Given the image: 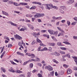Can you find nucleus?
I'll return each instance as SVG.
<instances>
[{
	"label": "nucleus",
	"instance_id": "7c9ffc66",
	"mask_svg": "<svg viewBox=\"0 0 77 77\" xmlns=\"http://www.w3.org/2000/svg\"><path fill=\"white\" fill-rule=\"evenodd\" d=\"M10 62H11V63L13 65H17V64L16 63H15L13 61L10 60Z\"/></svg>",
	"mask_w": 77,
	"mask_h": 77
},
{
	"label": "nucleus",
	"instance_id": "bf43d9fd",
	"mask_svg": "<svg viewBox=\"0 0 77 77\" xmlns=\"http://www.w3.org/2000/svg\"><path fill=\"white\" fill-rule=\"evenodd\" d=\"M38 71L37 70L34 69L32 71L33 73H34V72H37Z\"/></svg>",
	"mask_w": 77,
	"mask_h": 77
},
{
	"label": "nucleus",
	"instance_id": "20e7f679",
	"mask_svg": "<svg viewBox=\"0 0 77 77\" xmlns=\"http://www.w3.org/2000/svg\"><path fill=\"white\" fill-rule=\"evenodd\" d=\"M8 24H9V23L11 24V26H15L16 27H18V25H17L14 23H13V22H12L11 21H8Z\"/></svg>",
	"mask_w": 77,
	"mask_h": 77
},
{
	"label": "nucleus",
	"instance_id": "603ef678",
	"mask_svg": "<svg viewBox=\"0 0 77 77\" xmlns=\"http://www.w3.org/2000/svg\"><path fill=\"white\" fill-rule=\"evenodd\" d=\"M41 47H39L37 49L38 51H41Z\"/></svg>",
	"mask_w": 77,
	"mask_h": 77
},
{
	"label": "nucleus",
	"instance_id": "774afa93",
	"mask_svg": "<svg viewBox=\"0 0 77 77\" xmlns=\"http://www.w3.org/2000/svg\"><path fill=\"white\" fill-rule=\"evenodd\" d=\"M52 18L53 19V20H56L57 17H55V16H53L52 17Z\"/></svg>",
	"mask_w": 77,
	"mask_h": 77
},
{
	"label": "nucleus",
	"instance_id": "37998d69",
	"mask_svg": "<svg viewBox=\"0 0 77 77\" xmlns=\"http://www.w3.org/2000/svg\"><path fill=\"white\" fill-rule=\"evenodd\" d=\"M67 24L68 26H69L71 24V23L69 21H67Z\"/></svg>",
	"mask_w": 77,
	"mask_h": 77
},
{
	"label": "nucleus",
	"instance_id": "7ed1b4c3",
	"mask_svg": "<svg viewBox=\"0 0 77 77\" xmlns=\"http://www.w3.org/2000/svg\"><path fill=\"white\" fill-rule=\"evenodd\" d=\"M14 38L16 39H19V40H20L22 39V37L19 36V35L17 34H16L14 35Z\"/></svg>",
	"mask_w": 77,
	"mask_h": 77
},
{
	"label": "nucleus",
	"instance_id": "0e129e2a",
	"mask_svg": "<svg viewBox=\"0 0 77 77\" xmlns=\"http://www.w3.org/2000/svg\"><path fill=\"white\" fill-rule=\"evenodd\" d=\"M14 12L15 13H16V14H20V12L19 11H14Z\"/></svg>",
	"mask_w": 77,
	"mask_h": 77
},
{
	"label": "nucleus",
	"instance_id": "e2e57ef3",
	"mask_svg": "<svg viewBox=\"0 0 77 77\" xmlns=\"http://www.w3.org/2000/svg\"><path fill=\"white\" fill-rule=\"evenodd\" d=\"M47 26L48 27H50V26H52V25L51 23H48Z\"/></svg>",
	"mask_w": 77,
	"mask_h": 77
},
{
	"label": "nucleus",
	"instance_id": "2f4dec72",
	"mask_svg": "<svg viewBox=\"0 0 77 77\" xmlns=\"http://www.w3.org/2000/svg\"><path fill=\"white\" fill-rule=\"evenodd\" d=\"M63 73H64V72L63 71H61L60 72V73H59V74L60 75H62L63 74Z\"/></svg>",
	"mask_w": 77,
	"mask_h": 77
},
{
	"label": "nucleus",
	"instance_id": "69168bd1",
	"mask_svg": "<svg viewBox=\"0 0 77 77\" xmlns=\"http://www.w3.org/2000/svg\"><path fill=\"white\" fill-rule=\"evenodd\" d=\"M73 38L74 39H77V36H73Z\"/></svg>",
	"mask_w": 77,
	"mask_h": 77
},
{
	"label": "nucleus",
	"instance_id": "dca6fc26",
	"mask_svg": "<svg viewBox=\"0 0 77 77\" xmlns=\"http://www.w3.org/2000/svg\"><path fill=\"white\" fill-rule=\"evenodd\" d=\"M54 55L56 56H60V54L57 52H55L54 53Z\"/></svg>",
	"mask_w": 77,
	"mask_h": 77
},
{
	"label": "nucleus",
	"instance_id": "9b49d317",
	"mask_svg": "<svg viewBox=\"0 0 77 77\" xmlns=\"http://www.w3.org/2000/svg\"><path fill=\"white\" fill-rule=\"evenodd\" d=\"M74 2V0H69L68 1V4H71V3H73Z\"/></svg>",
	"mask_w": 77,
	"mask_h": 77
},
{
	"label": "nucleus",
	"instance_id": "0eeeda50",
	"mask_svg": "<svg viewBox=\"0 0 77 77\" xmlns=\"http://www.w3.org/2000/svg\"><path fill=\"white\" fill-rule=\"evenodd\" d=\"M39 32H38L37 33L36 32H34L33 34L34 36V37H35L36 38H37V36H39Z\"/></svg>",
	"mask_w": 77,
	"mask_h": 77
},
{
	"label": "nucleus",
	"instance_id": "bb28decb",
	"mask_svg": "<svg viewBox=\"0 0 77 77\" xmlns=\"http://www.w3.org/2000/svg\"><path fill=\"white\" fill-rule=\"evenodd\" d=\"M36 7L35 6H32V7L30 8V9L32 10V9H36Z\"/></svg>",
	"mask_w": 77,
	"mask_h": 77
},
{
	"label": "nucleus",
	"instance_id": "2eb2a0df",
	"mask_svg": "<svg viewBox=\"0 0 77 77\" xmlns=\"http://www.w3.org/2000/svg\"><path fill=\"white\" fill-rule=\"evenodd\" d=\"M45 5L46 6V9H48V10H50V6L48 5V4H46Z\"/></svg>",
	"mask_w": 77,
	"mask_h": 77
},
{
	"label": "nucleus",
	"instance_id": "c03bdc74",
	"mask_svg": "<svg viewBox=\"0 0 77 77\" xmlns=\"http://www.w3.org/2000/svg\"><path fill=\"white\" fill-rule=\"evenodd\" d=\"M62 35H63V33L61 32L58 34V36H62Z\"/></svg>",
	"mask_w": 77,
	"mask_h": 77
},
{
	"label": "nucleus",
	"instance_id": "8fccbe9b",
	"mask_svg": "<svg viewBox=\"0 0 77 77\" xmlns=\"http://www.w3.org/2000/svg\"><path fill=\"white\" fill-rule=\"evenodd\" d=\"M54 9H57V7H56V6H53L52 7Z\"/></svg>",
	"mask_w": 77,
	"mask_h": 77
},
{
	"label": "nucleus",
	"instance_id": "a878e982",
	"mask_svg": "<svg viewBox=\"0 0 77 77\" xmlns=\"http://www.w3.org/2000/svg\"><path fill=\"white\" fill-rule=\"evenodd\" d=\"M54 71H53L52 72H50V74L51 76H53L54 75Z\"/></svg>",
	"mask_w": 77,
	"mask_h": 77
},
{
	"label": "nucleus",
	"instance_id": "4468645a",
	"mask_svg": "<svg viewBox=\"0 0 77 77\" xmlns=\"http://www.w3.org/2000/svg\"><path fill=\"white\" fill-rule=\"evenodd\" d=\"M24 30H27V29L25 28H21L19 30V31H20L21 32L22 31L24 32Z\"/></svg>",
	"mask_w": 77,
	"mask_h": 77
},
{
	"label": "nucleus",
	"instance_id": "49530a36",
	"mask_svg": "<svg viewBox=\"0 0 77 77\" xmlns=\"http://www.w3.org/2000/svg\"><path fill=\"white\" fill-rule=\"evenodd\" d=\"M29 28L30 29H31V30H34V27L32 25Z\"/></svg>",
	"mask_w": 77,
	"mask_h": 77
},
{
	"label": "nucleus",
	"instance_id": "6ab92c4d",
	"mask_svg": "<svg viewBox=\"0 0 77 77\" xmlns=\"http://www.w3.org/2000/svg\"><path fill=\"white\" fill-rule=\"evenodd\" d=\"M52 61L53 62H54V63H58L59 62L57 61V60H56L55 59H54L52 60Z\"/></svg>",
	"mask_w": 77,
	"mask_h": 77
},
{
	"label": "nucleus",
	"instance_id": "423d86ee",
	"mask_svg": "<svg viewBox=\"0 0 77 77\" xmlns=\"http://www.w3.org/2000/svg\"><path fill=\"white\" fill-rule=\"evenodd\" d=\"M23 44V45H24V46L25 45V43L23 42V40H21V42H19L18 43V45L20 46H21V45Z\"/></svg>",
	"mask_w": 77,
	"mask_h": 77
},
{
	"label": "nucleus",
	"instance_id": "4be33fe9",
	"mask_svg": "<svg viewBox=\"0 0 77 77\" xmlns=\"http://www.w3.org/2000/svg\"><path fill=\"white\" fill-rule=\"evenodd\" d=\"M31 56L32 59H34V57H36V56L33 54H31Z\"/></svg>",
	"mask_w": 77,
	"mask_h": 77
},
{
	"label": "nucleus",
	"instance_id": "3c124183",
	"mask_svg": "<svg viewBox=\"0 0 77 77\" xmlns=\"http://www.w3.org/2000/svg\"><path fill=\"white\" fill-rule=\"evenodd\" d=\"M47 32L46 30H41L42 33H44L45 32Z\"/></svg>",
	"mask_w": 77,
	"mask_h": 77
},
{
	"label": "nucleus",
	"instance_id": "6e6552de",
	"mask_svg": "<svg viewBox=\"0 0 77 77\" xmlns=\"http://www.w3.org/2000/svg\"><path fill=\"white\" fill-rule=\"evenodd\" d=\"M72 72V70L70 69H68L67 71V74H70Z\"/></svg>",
	"mask_w": 77,
	"mask_h": 77
},
{
	"label": "nucleus",
	"instance_id": "a19ab883",
	"mask_svg": "<svg viewBox=\"0 0 77 77\" xmlns=\"http://www.w3.org/2000/svg\"><path fill=\"white\" fill-rule=\"evenodd\" d=\"M12 44H9L8 45V48L11 47H12Z\"/></svg>",
	"mask_w": 77,
	"mask_h": 77
},
{
	"label": "nucleus",
	"instance_id": "a18cd8bd",
	"mask_svg": "<svg viewBox=\"0 0 77 77\" xmlns=\"http://www.w3.org/2000/svg\"><path fill=\"white\" fill-rule=\"evenodd\" d=\"M48 50L49 51H51V50H52V48L51 47H49L48 48Z\"/></svg>",
	"mask_w": 77,
	"mask_h": 77
},
{
	"label": "nucleus",
	"instance_id": "412c9836",
	"mask_svg": "<svg viewBox=\"0 0 77 77\" xmlns=\"http://www.w3.org/2000/svg\"><path fill=\"white\" fill-rule=\"evenodd\" d=\"M60 9H63V10H65V9L66 8L65 6H63V5L60 6Z\"/></svg>",
	"mask_w": 77,
	"mask_h": 77
},
{
	"label": "nucleus",
	"instance_id": "aec40b11",
	"mask_svg": "<svg viewBox=\"0 0 77 77\" xmlns=\"http://www.w3.org/2000/svg\"><path fill=\"white\" fill-rule=\"evenodd\" d=\"M48 44L49 45H51V46H54V45H56V44H55V43H50Z\"/></svg>",
	"mask_w": 77,
	"mask_h": 77
},
{
	"label": "nucleus",
	"instance_id": "864d4df0",
	"mask_svg": "<svg viewBox=\"0 0 77 77\" xmlns=\"http://www.w3.org/2000/svg\"><path fill=\"white\" fill-rule=\"evenodd\" d=\"M33 63H30L29 65V66L30 67V68H32L33 67Z\"/></svg>",
	"mask_w": 77,
	"mask_h": 77
},
{
	"label": "nucleus",
	"instance_id": "f3484780",
	"mask_svg": "<svg viewBox=\"0 0 77 77\" xmlns=\"http://www.w3.org/2000/svg\"><path fill=\"white\" fill-rule=\"evenodd\" d=\"M2 71H3L4 72H6V69L3 67H1V68Z\"/></svg>",
	"mask_w": 77,
	"mask_h": 77
},
{
	"label": "nucleus",
	"instance_id": "393cba45",
	"mask_svg": "<svg viewBox=\"0 0 77 77\" xmlns=\"http://www.w3.org/2000/svg\"><path fill=\"white\" fill-rule=\"evenodd\" d=\"M61 19H62V17H57L56 20H60Z\"/></svg>",
	"mask_w": 77,
	"mask_h": 77
},
{
	"label": "nucleus",
	"instance_id": "79ce46f5",
	"mask_svg": "<svg viewBox=\"0 0 77 77\" xmlns=\"http://www.w3.org/2000/svg\"><path fill=\"white\" fill-rule=\"evenodd\" d=\"M35 40H33L31 43V45H34V44H35Z\"/></svg>",
	"mask_w": 77,
	"mask_h": 77
},
{
	"label": "nucleus",
	"instance_id": "c756f323",
	"mask_svg": "<svg viewBox=\"0 0 77 77\" xmlns=\"http://www.w3.org/2000/svg\"><path fill=\"white\" fill-rule=\"evenodd\" d=\"M63 66L64 67H65L66 68H67L68 67V65L66 64H63Z\"/></svg>",
	"mask_w": 77,
	"mask_h": 77
},
{
	"label": "nucleus",
	"instance_id": "13d9d810",
	"mask_svg": "<svg viewBox=\"0 0 77 77\" xmlns=\"http://www.w3.org/2000/svg\"><path fill=\"white\" fill-rule=\"evenodd\" d=\"M20 77H25L24 74H22L19 75Z\"/></svg>",
	"mask_w": 77,
	"mask_h": 77
},
{
	"label": "nucleus",
	"instance_id": "72a5a7b5",
	"mask_svg": "<svg viewBox=\"0 0 77 77\" xmlns=\"http://www.w3.org/2000/svg\"><path fill=\"white\" fill-rule=\"evenodd\" d=\"M37 65L38 66H42V64H41V63H37Z\"/></svg>",
	"mask_w": 77,
	"mask_h": 77
},
{
	"label": "nucleus",
	"instance_id": "680f3d73",
	"mask_svg": "<svg viewBox=\"0 0 77 77\" xmlns=\"http://www.w3.org/2000/svg\"><path fill=\"white\" fill-rule=\"evenodd\" d=\"M2 2L6 3V2H9V0H3L2 1Z\"/></svg>",
	"mask_w": 77,
	"mask_h": 77
},
{
	"label": "nucleus",
	"instance_id": "cd10ccee",
	"mask_svg": "<svg viewBox=\"0 0 77 77\" xmlns=\"http://www.w3.org/2000/svg\"><path fill=\"white\" fill-rule=\"evenodd\" d=\"M60 12L61 14H64V11H63L62 9H60Z\"/></svg>",
	"mask_w": 77,
	"mask_h": 77
},
{
	"label": "nucleus",
	"instance_id": "4c0bfd02",
	"mask_svg": "<svg viewBox=\"0 0 77 77\" xmlns=\"http://www.w3.org/2000/svg\"><path fill=\"white\" fill-rule=\"evenodd\" d=\"M77 23L75 22H73L72 23H71V25H75Z\"/></svg>",
	"mask_w": 77,
	"mask_h": 77
},
{
	"label": "nucleus",
	"instance_id": "c85d7f7f",
	"mask_svg": "<svg viewBox=\"0 0 77 77\" xmlns=\"http://www.w3.org/2000/svg\"><path fill=\"white\" fill-rule=\"evenodd\" d=\"M20 4L18 5V4L16 3V2H14V5L16 6H20Z\"/></svg>",
	"mask_w": 77,
	"mask_h": 77
},
{
	"label": "nucleus",
	"instance_id": "ea45409f",
	"mask_svg": "<svg viewBox=\"0 0 77 77\" xmlns=\"http://www.w3.org/2000/svg\"><path fill=\"white\" fill-rule=\"evenodd\" d=\"M66 56V57H68V58H70V57H71L70 56V55L68 54H67Z\"/></svg>",
	"mask_w": 77,
	"mask_h": 77
},
{
	"label": "nucleus",
	"instance_id": "09e8293b",
	"mask_svg": "<svg viewBox=\"0 0 77 77\" xmlns=\"http://www.w3.org/2000/svg\"><path fill=\"white\" fill-rule=\"evenodd\" d=\"M48 5H49V7H50V8H51V7L53 8V4H48Z\"/></svg>",
	"mask_w": 77,
	"mask_h": 77
},
{
	"label": "nucleus",
	"instance_id": "c9c22d12",
	"mask_svg": "<svg viewBox=\"0 0 77 77\" xmlns=\"http://www.w3.org/2000/svg\"><path fill=\"white\" fill-rule=\"evenodd\" d=\"M60 53L62 54H65V52L63 51H60Z\"/></svg>",
	"mask_w": 77,
	"mask_h": 77
},
{
	"label": "nucleus",
	"instance_id": "f03ea898",
	"mask_svg": "<svg viewBox=\"0 0 77 77\" xmlns=\"http://www.w3.org/2000/svg\"><path fill=\"white\" fill-rule=\"evenodd\" d=\"M45 69H47L49 71H53V68L51 66L49 65L48 66H46L45 67Z\"/></svg>",
	"mask_w": 77,
	"mask_h": 77
},
{
	"label": "nucleus",
	"instance_id": "de8ad7c7",
	"mask_svg": "<svg viewBox=\"0 0 77 77\" xmlns=\"http://www.w3.org/2000/svg\"><path fill=\"white\" fill-rule=\"evenodd\" d=\"M43 16H44V14H40V17H43Z\"/></svg>",
	"mask_w": 77,
	"mask_h": 77
},
{
	"label": "nucleus",
	"instance_id": "a211bd4d",
	"mask_svg": "<svg viewBox=\"0 0 77 77\" xmlns=\"http://www.w3.org/2000/svg\"><path fill=\"white\" fill-rule=\"evenodd\" d=\"M57 45H58V46H63V45L62 44V43H61V42H57Z\"/></svg>",
	"mask_w": 77,
	"mask_h": 77
},
{
	"label": "nucleus",
	"instance_id": "58836bf2",
	"mask_svg": "<svg viewBox=\"0 0 77 77\" xmlns=\"http://www.w3.org/2000/svg\"><path fill=\"white\" fill-rule=\"evenodd\" d=\"M8 3H9V4L10 3V4L12 5V4H13V3H14V2H13V1H10L8 2Z\"/></svg>",
	"mask_w": 77,
	"mask_h": 77
},
{
	"label": "nucleus",
	"instance_id": "473e14b6",
	"mask_svg": "<svg viewBox=\"0 0 77 77\" xmlns=\"http://www.w3.org/2000/svg\"><path fill=\"white\" fill-rule=\"evenodd\" d=\"M26 56H31V54L26 53L25 54Z\"/></svg>",
	"mask_w": 77,
	"mask_h": 77
},
{
	"label": "nucleus",
	"instance_id": "39448f33",
	"mask_svg": "<svg viewBox=\"0 0 77 77\" xmlns=\"http://www.w3.org/2000/svg\"><path fill=\"white\" fill-rule=\"evenodd\" d=\"M16 68L17 70L15 71V72H16V73H18L19 74H20V73H23V71L20 70H18V67H16Z\"/></svg>",
	"mask_w": 77,
	"mask_h": 77
},
{
	"label": "nucleus",
	"instance_id": "1a4fd4ad",
	"mask_svg": "<svg viewBox=\"0 0 77 77\" xmlns=\"http://www.w3.org/2000/svg\"><path fill=\"white\" fill-rule=\"evenodd\" d=\"M11 69H8V71H9V72H15V70L13 69L12 67L11 68Z\"/></svg>",
	"mask_w": 77,
	"mask_h": 77
},
{
	"label": "nucleus",
	"instance_id": "9d476101",
	"mask_svg": "<svg viewBox=\"0 0 77 77\" xmlns=\"http://www.w3.org/2000/svg\"><path fill=\"white\" fill-rule=\"evenodd\" d=\"M2 14L3 15H6V16H8L9 15V14L8 12H5L4 11H2Z\"/></svg>",
	"mask_w": 77,
	"mask_h": 77
},
{
	"label": "nucleus",
	"instance_id": "ddd939ff",
	"mask_svg": "<svg viewBox=\"0 0 77 77\" xmlns=\"http://www.w3.org/2000/svg\"><path fill=\"white\" fill-rule=\"evenodd\" d=\"M20 5H23V6H25L26 5H27L28 4L26 3H24V2H20Z\"/></svg>",
	"mask_w": 77,
	"mask_h": 77
},
{
	"label": "nucleus",
	"instance_id": "5701e85b",
	"mask_svg": "<svg viewBox=\"0 0 77 77\" xmlns=\"http://www.w3.org/2000/svg\"><path fill=\"white\" fill-rule=\"evenodd\" d=\"M60 48L61 50H66V48L65 47H60Z\"/></svg>",
	"mask_w": 77,
	"mask_h": 77
},
{
	"label": "nucleus",
	"instance_id": "f704fd0d",
	"mask_svg": "<svg viewBox=\"0 0 77 77\" xmlns=\"http://www.w3.org/2000/svg\"><path fill=\"white\" fill-rule=\"evenodd\" d=\"M25 22L26 23H29L30 22V20H28V19L26 18L25 19Z\"/></svg>",
	"mask_w": 77,
	"mask_h": 77
},
{
	"label": "nucleus",
	"instance_id": "f257e3e1",
	"mask_svg": "<svg viewBox=\"0 0 77 77\" xmlns=\"http://www.w3.org/2000/svg\"><path fill=\"white\" fill-rule=\"evenodd\" d=\"M48 32L50 33V34H51V35H57L58 33L57 31L55 32L54 31L51 29H48Z\"/></svg>",
	"mask_w": 77,
	"mask_h": 77
},
{
	"label": "nucleus",
	"instance_id": "f8f14e48",
	"mask_svg": "<svg viewBox=\"0 0 77 77\" xmlns=\"http://www.w3.org/2000/svg\"><path fill=\"white\" fill-rule=\"evenodd\" d=\"M31 60H29L28 61H26L25 62H24L23 63V65H26L27 64V63H29V62H31Z\"/></svg>",
	"mask_w": 77,
	"mask_h": 77
},
{
	"label": "nucleus",
	"instance_id": "4d7b16f0",
	"mask_svg": "<svg viewBox=\"0 0 77 77\" xmlns=\"http://www.w3.org/2000/svg\"><path fill=\"white\" fill-rule=\"evenodd\" d=\"M30 72H28L27 73V75H28V77H30Z\"/></svg>",
	"mask_w": 77,
	"mask_h": 77
},
{
	"label": "nucleus",
	"instance_id": "052dcab7",
	"mask_svg": "<svg viewBox=\"0 0 77 77\" xmlns=\"http://www.w3.org/2000/svg\"><path fill=\"white\" fill-rule=\"evenodd\" d=\"M27 26H28L29 27V28H30L32 25L30 24H27Z\"/></svg>",
	"mask_w": 77,
	"mask_h": 77
},
{
	"label": "nucleus",
	"instance_id": "6e6d98bb",
	"mask_svg": "<svg viewBox=\"0 0 77 77\" xmlns=\"http://www.w3.org/2000/svg\"><path fill=\"white\" fill-rule=\"evenodd\" d=\"M32 4H35L36 5H37L38 2H32Z\"/></svg>",
	"mask_w": 77,
	"mask_h": 77
},
{
	"label": "nucleus",
	"instance_id": "b1692460",
	"mask_svg": "<svg viewBox=\"0 0 77 77\" xmlns=\"http://www.w3.org/2000/svg\"><path fill=\"white\" fill-rule=\"evenodd\" d=\"M48 50L47 48L46 47L44 48H43L41 49V51H47Z\"/></svg>",
	"mask_w": 77,
	"mask_h": 77
},
{
	"label": "nucleus",
	"instance_id": "338daca9",
	"mask_svg": "<svg viewBox=\"0 0 77 77\" xmlns=\"http://www.w3.org/2000/svg\"><path fill=\"white\" fill-rule=\"evenodd\" d=\"M38 76H39V77H42V75L39 73H38Z\"/></svg>",
	"mask_w": 77,
	"mask_h": 77
},
{
	"label": "nucleus",
	"instance_id": "5fc2aeb1",
	"mask_svg": "<svg viewBox=\"0 0 77 77\" xmlns=\"http://www.w3.org/2000/svg\"><path fill=\"white\" fill-rule=\"evenodd\" d=\"M60 32H61V33H64V32H65V31H64V30H63V29H61L60 31Z\"/></svg>",
	"mask_w": 77,
	"mask_h": 77
},
{
	"label": "nucleus",
	"instance_id": "e433bc0d",
	"mask_svg": "<svg viewBox=\"0 0 77 77\" xmlns=\"http://www.w3.org/2000/svg\"><path fill=\"white\" fill-rule=\"evenodd\" d=\"M36 41L37 42H39V43L41 42V41L40 40H39V38H37Z\"/></svg>",
	"mask_w": 77,
	"mask_h": 77
}]
</instances>
